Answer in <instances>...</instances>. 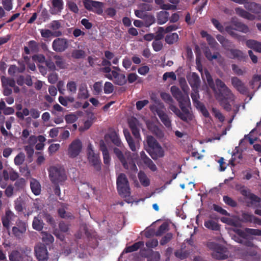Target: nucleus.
<instances>
[{"label":"nucleus","mask_w":261,"mask_h":261,"mask_svg":"<svg viewBox=\"0 0 261 261\" xmlns=\"http://www.w3.org/2000/svg\"><path fill=\"white\" fill-rule=\"evenodd\" d=\"M171 92L173 96L178 102L181 111L174 105V100L169 93L161 92V97L165 103L169 105V108L181 120L186 122L191 121L193 119V116L188 109V107L191 106L188 94L182 93L178 87L175 86L171 87Z\"/></svg>","instance_id":"1"},{"label":"nucleus","mask_w":261,"mask_h":261,"mask_svg":"<svg viewBox=\"0 0 261 261\" xmlns=\"http://www.w3.org/2000/svg\"><path fill=\"white\" fill-rule=\"evenodd\" d=\"M235 18H232L231 24L225 27V31L232 37L237 39L239 41H244L246 40L245 36H241L235 32L238 31L244 33H247L249 32L248 27L239 21L236 20Z\"/></svg>","instance_id":"2"},{"label":"nucleus","mask_w":261,"mask_h":261,"mask_svg":"<svg viewBox=\"0 0 261 261\" xmlns=\"http://www.w3.org/2000/svg\"><path fill=\"white\" fill-rule=\"evenodd\" d=\"M148 148L147 152L154 160L164 156V151L157 140L152 136H148L146 139Z\"/></svg>","instance_id":"3"},{"label":"nucleus","mask_w":261,"mask_h":261,"mask_svg":"<svg viewBox=\"0 0 261 261\" xmlns=\"http://www.w3.org/2000/svg\"><path fill=\"white\" fill-rule=\"evenodd\" d=\"M117 189L119 194L123 197H129L130 195V189L129 182L126 175L120 173L117 178Z\"/></svg>","instance_id":"4"},{"label":"nucleus","mask_w":261,"mask_h":261,"mask_svg":"<svg viewBox=\"0 0 261 261\" xmlns=\"http://www.w3.org/2000/svg\"><path fill=\"white\" fill-rule=\"evenodd\" d=\"M48 172L50 180L53 184L61 183L67 179L65 170L61 166L51 167Z\"/></svg>","instance_id":"5"},{"label":"nucleus","mask_w":261,"mask_h":261,"mask_svg":"<svg viewBox=\"0 0 261 261\" xmlns=\"http://www.w3.org/2000/svg\"><path fill=\"white\" fill-rule=\"evenodd\" d=\"M207 247L213 250L212 256L214 258L221 260L228 257V250L226 247L214 242L208 243Z\"/></svg>","instance_id":"6"},{"label":"nucleus","mask_w":261,"mask_h":261,"mask_svg":"<svg viewBox=\"0 0 261 261\" xmlns=\"http://www.w3.org/2000/svg\"><path fill=\"white\" fill-rule=\"evenodd\" d=\"M88 149L87 155L89 163L96 171H100L101 169V162L99 154L95 153L91 146H89Z\"/></svg>","instance_id":"7"},{"label":"nucleus","mask_w":261,"mask_h":261,"mask_svg":"<svg viewBox=\"0 0 261 261\" xmlns=\"http://www.w3.org/2000/svg\"><path fill=\"white\" fill-rule=\"evenodd\" d=\"M84 6L87 10L92 11L98 15L103 13V3L101 2L88 0L84 2Z\"/></svg>","instance_id":"8"},{"label":"nucleus","mask_w":261,"mask_h":261,"mask_svg":"<svg viewBox=\"0 0 261 261\" xmlns=\"http://www.w3.org/2000/svg\"><path fill=\"white\" fill-rule=\"evenodd\" d=\"M232 86L241 94L247 95L249 94V89L245 84L238 77L233 76L231 78Z\"/></svg>","instance_id":"9"},{"label":"nucleus","mask_w":261,"mask_h":261,"mask_svg":"<svg viewBox=\"0 0 261 261\" xmlns=\"http://www.w3.org/2000/svg\"><path fill=\"white\" fill-rule=\"evenodd\" d=\"M26 230L27 224L18 219L16 221L15 226L12 228V233L17 239H20Z\"/></svg>","instance_id":"10"},{"label":"nucleus","mask_w":261,"mask_h":261,"mask_svg":"<svg viewBox=\"0 0 261 261\" xmlns=\"http://www.w3.org/2000/svg\"><path fill=\"white\" fill-rule=\"evenodd\" d=\"M82 143L79 139L73 140L69 145L68 154L69 157L74 158L77 156L81 151Z\"/></svg>","instance_id":"11"},{"label":"nucleus","mask_w":261,"mask_h":261,"mask_svg":"<svg viewBox=\"0 0 261 261\" xmlns=\"http://www.w3.org/2000/svg\"><path fill=\"white\" fill-rule=\"evenodd\" d=\"M150 110L156 112L162 122L167 128H170L171 127V120L167 113L162 110L154 106L150 107Z\"/></svg>","instance_id":"12"},{"label":"nucleus","mask_w":261,"mask_h":261,"mask_svg":"<svg viewBox=\"0 0 261 261\" xmlns=\"http://www.w3.org/2000/svg\"><path fill=\"white\" fill-rule=\"evenodd\" d=\"M35 253L38 261H47L48 253L44 244H39L35 247Z\"/></svg>","instance_id":"13"},{"label":"nucleus","mask_w":261,"mask_h":261,"mask_svg":"<svg viewBox=\"0 0 261 261\" xmlns=\"http://www.w3.org/2000/svg\"><path fill=\"white\" fill-rule=\"evenodd\" d=\"M235 232L243 240H247L249 238V234L253 236H261V229L245 228L244 230L237 229Z\"/></svg>","instance_id":"14"},{"label":"nucleus","mask_w":261,"mask_h":261,"mask_svg":"<svg viewBox=\"0 0 261 261\" xmlns=\"http://www.w3.org/2000/svg\"><path fill=\"white\" fill-rule=\"evenodd\" d=\"M106 77L110 80H113L114 78V83L119 86H123L127 83L125 75L116 71L112 70V74H107L106 75Z\"/></svg>","instance_id":"15"},{"label":"nucleus","mask_w":261,"mask_h":261,"mask_svg":"<svg viewBox=\"0 0 261 261\" xmlns=\"http://www.w3.org/2000/svg\"><path fill=\"white\" fill-rule=\"evenodd\" d=\"M52 47L56 52H63L68 47V40L66 38H58L53 41Z\"/></svg>","instance_id":"16"},{"label":"nucleus","mask_w":261,"mask_h":261,"mask_svg":"<svg viewBox=\"0 0 261 261\" xmlns=\"http://www.w3.org/2000/svg\"><path fill=\"white\" fill-rule=\"evenodd\" d=\"M16 216L10 210L6 211L4 216L1 218L3 227L9 233L12 221Z\"/></svg>","instance_id":"17"},{"label":"nucleus","mask_w":261,"mask_h":261,"mask_svg":"<svg viewBox=\"0 0 261 261\" xmlns=\"http://www.w3.org/2000/svg\"><path fill=\"white\" fill-rule=\"evenodd\" d=\"M236 190L239 191L240 193L245 198L251 200H255L256 196L250 192V190L244 185L237 184L236 185Z\"/></svg>","instance_id":"18"},{"label":"nucleus","mask_w":261,"mask_h":261,"mask_svg":"<svg viewBox=\"0 0 261 261\" xmlns=\"http://www.w3.org/2000/svg\"><path fill=\"white\" fill-rule=\"evenodd\" d=\"M121 164L124 168L131 173H136L138 171V168L135 161L130 158H127Z\"/></svg>","instance_id":"19"},{"label":"nucleus","mask_w":261,"mask_h":261,"mask_svg":"<svg viewBox=\"0 0 261 261\" xmlns=\"http://www.w3.org/2000/svg\"><path fill=\"white\" fill-rule=\"evenodd\" d=\"M219 93L220 98L228 99L231 101L234 100L235 96L231 90L227 86L222 89H220Z\"/></svg>","instance_id":"20"},{"label":"nucleus","mask_w":261,"mask_h":261,"mask_svg":"<svg viewBox=\"0 0 261 261\" xmlns=\"http://www.w3.org/2000/svg\"><path fill=\"white\" fill-rule=\"evenodd\" d=\"M18 64L20 66L19 67H17L15 65H11L10 66L8 72L10 75L13 76L16 72L22 73L25 69V66L22 61H18Z\"/></svg>","instance_id":"21"},{"label":"nucleus","mask_w":261,"mask_h":261,"mask_svg":"<svg viewBox=\"0 0 261 261\" xmlns=\"http://www.w3.org/2000/svg\"><path fill=\"white\" fill-rule=\"evenodd\" d=\"M243 4L246 9L252 13L257 14L261 11V5L255 2H248L247 1Z\"/></svg>","instance_id":"22"},{"label":"nucleus","mask_w":261,"mask_h":261,"mask_svg":"<svg viewBox=\"0 0 261 261\" xmlns=\"http://www.w3.org/2000/svg\"><path fill=\"white\" fill-rule=\"evenodd\" d=\"M188 80L192 88L198 89L200 80L198 74L195 72H193L188 78Z\"/></svg>","instance_id":"23"},{"label":"nucleus","mask_w":261,"mask_h":261,"mask_svg":"<svg viewBox=\"0 0 261 261\" xmlns=\"http://www.w3.org/2000/svg\"><path fill=\"white\" fill-rule=\"evenodd\" d=\"M235 11L238 15L247 20H253L255 18V15L248 12L241 8H236Z\"/></svg>","instance_id":"24"},{"label":"nucleus","mask_w":261,"mask_h":261,"mask_svg":"<svg viewBox=\"0 0 261 261\" xmlns=\"http://www.w3.org/2000/svg\"><path fill=\"white\" fill-rule=\"evenodd\" d=\"M148 129L151 132L152 134L155 135L159 138H163L164 136V133L156 125L153 123H149L147 124Z\"/></svg>","instance_id":"25"},{"label":"nucleus","mask_w":261,"mask_h":261,"mask_svg":"<svg viewBox=\"0 0 261 261\" xmlns=\"http://www.w3.org/2000/svg\"><path fill=\"white\" fill-rule=\"evenodd\" d=\"M169 13L166 11H161L158 13L156 15V21L159 24H163L169 20Z\"/></svg>","instance_id":"26"},{"label":"nucleus","mask_w":261,"mask_h":261,"mask_svg":"<svg viewBox=\"0 0 261 261\" xmlns=\"http://www.w3.org/2000/svg\"><path fill=\"white\" fill-rule=\"evenodd\" d=\"M107 136L111 140L112 142L116 146L122 148L123 144L118 134L114 130L110 132Z\"/></svg>","instance_id":"27"},{"label":"nucleus","mask_w":261,"mask_h":261,"mask_svg":"<svg viewBox=\"0 0 261 261\" xmlns=\"http://www.w3.org/2000/svg\"><path fill=\"white\" fill-rule=\"evenodd\" d=\"M123 133L130 149L133 151H136L137 150L136 146L134 140L132 137L129 132L127 130L124 129L123 130Z\"/></svg>","instance_id":"28"},{"label":"nucleus","mask_w":261,"mask_h":261,"mask_svg":"<svg viewBox=\"0 0 261 261\" xmlns=\"http://www.w3.org/2000/svg\"><path fill=\"white\" fill-rule=\"evenodd\" d=\"M30 187L32 192L35 195H38L41 192V186L38 180L32 178L30 182Z\"/></svg>","instance_id":"29"},{"label":"nucleus","mask_w":261,"mask_h":261,"mask_svg":"<svg viewBox=\"0 0 261 261\" xmlns=\"http://www.w3.org/2000/svg\"><path fill=\"white\" fill-rule=\"evenodd\" d=\"M144 246V242L142 241H139L138 242L135 243L131 246H129L126 247L123 253H129L138 250L140 248Z\"/></svg>","instance_id":"30"},{"label":"nucleus","mask_w":261,"mask_h":261,"mask_svg":"<svg viewBox=\"0 0 261 261\" xmlns=\"http://www.w3.org/2000/svg\"><path fill=\"white\" fill-rule=\"evenodd\" d=\"M2 87H13L15 85V81L14 79L5 76L1 77Z\"/></svg>","instance_id":"31"},{"label":"nucleus","mask_w":261,"mask_h":261,"mask_svg":"<svg viewBox=\"0 0 261 261\" xmlns=\"http://www.w3.org/2000/svg\"><path fill=\"white\" fill-rule=\"evenodd\" d=\"M178 40L179 36L176 33L169 34L167 35L165 38V42L169 45L176 43Z\"/></svg>","instance_id":"32"},{"label":"nucleus","mask_w":261,"mask_h":261,"mask_svg":"<svg viewBox=\"0 0 261 261\" xmlns=\"http://www.w3.org/2000/svg\"><path fill=\"white\" fill-rule=\"evenodd\" d=\"M44 223L40 217H35L33 221V228L38 231H41L43 228Z\"/></svg>","instance_id":"33"},{"label":"nucleus","mask_w":261,"mask_h":261,"mask_svg":"<svg viewBox=\"0 0 261 261\" xmlns=\"http://www.w3.org/2000/svg\"><path fill=\"white\" fill-rule=\"evenodd\" d=\"M89 96L88 91L85 85H81L79 89L77 98L82 99H86Z\"/></svg>","instance_id":"34"},{"label":"nucleus","mask_w":261,"mask_h":261,"mask_svg":"<svg viewBox=\"0 0 261 261\" xmlns=\"http://www.w3.org/2000/svg\"><path fill=\"white\" fill-rule=\"evenodd\" d=\"M231 59H238V60H242L245 58L244 54L240 50L238 49H230L229 50Z\"/></svg>","instance_id":"35"},{"label":"nucleus","mask_w":261,"mask_h":261,"mask_svg":"<svg viewBox=\"0 0 261 261\" xmlns=\"http://www.w3.org/2000/svg\"><path fill=\"white\" fill-rule=\"evenodd\" d=\"M204 54L205 57L210 61H213L214 59H218V60L221 59V56L218 52H216L214 55H212L211 51L208 47L205 49Z\"/></svg>","instance_id":"36"},{"label":"nucleus","mask_w":261,"mask_h":261,"mask_svg":"<svg viewBox=\"0 0 261 261\" xmlns=\"http://www.w3.org/2000/svg\"><path fill=\"white\" fill-rule=\"evenodd\" d=\"M204 225L207 229L212 230L218 231L220 229V225L216 222L211 220L205 221Z\"/></svg>","instance_id":"37"},{"label":"nucleus","mask_w":261,"mask_h":261,"mask_svg":"<svg viewBox=\"0 0 261 261\" xmlns=\"http://www.w3.org/2000/svg\"><path fill=\"white\" fill-rule=\"evenodd\" d=\"M138 176L139 180L143 186L147 187L149 185L150 180L143 171H140L138 173Z\"/></svg>","instance_id":"38"},{"label":"nucleus","mask_w":261,"mask_h":261,"mask_svg":"<svg viewBox=\"0 0 261 261\" xmlns=\"http://www.w3.org/2000/svg\"><path fill=\"white\" fill-rule=\"evenodd\" d=\"M10 261H23L22 254L17 250H13L9 256Z\"/></svg>","instance_id":"39"},{"label":"nucleus","mask_w":261,"mask_h":261,"mask_svg":"<svg viewBox=\"0 0 261 261\" xmlns=\"http://www.w3.org/2000/svg\"><path fill=\"white\" fill-rule=\"evenodd\" d=\"M156 5L160 6V8L163 10H171L176 8V6L169 4H164V0H154Z\"/></svg>","instance_id":"40"},{"label":"nucleus","mask_w":261,"mask_h":261,"mask_svg":"<svg viewBox=\"0 0 261 261\" xmlns=\"http://www.w3.org/2000/svg\"><path fill=\"white\" fill-rule=\"evenodd\" d=\"M24 205V202L20 197L17 198L14 201V208L18 213L22 212Z\"/></svg>","instance_id":"41"},{"label":"nucleus","mask_w":261,"mask_h":261,"mask_svg":"<svg viewBox=\"0 0 261 261\" xmlns=\"http://www.w3.org/2000/svg\"><path fill=\"white\" fill-rule=\"evenodd\" d=\"M54 58L56 60L55 65L60 69H64L66 67V63L61 56L55 55Z\"/></svg>","instance_id":"42"},{"label":"nucleus","mask_w":261,"mask_h":261,"mask_svg":"<svg viewBox=\"0 0 261 261\" xmlns=\"http://www.w3.org/2000/svg\"><path fill=\"white\" fill-rule=\"evenodd\" d=\"M59 216L64 219H74V216L70 213H67L64 208H60L58 210Z\"/></svg>","instance_id":"43"},{"label":"nucleus","mask_w":261,"mask_h":261,"mask_svg":"<svg viewBox=\"0 0 261 261\" xmlns=\"http://www.w3.org/2000/svg\"><path fill=\"white\" fill-rule=\"evenodd\" d=\"M254 215L248 213L244 212L241 215V221L243 223H252Z\"/></svg>","instance_id":"44"},{"label":"nucleus","mask_w":261,"mask_h":261,"mask_svg":"<svg viewBox=\"0 0 261 261\" xmlns=\"http://www.w3.org/2000/svg\"><path fill=\"white\" fill-rule=\"evenodd\" d=\"M52 5L53 8L56 10V12H61L63 9V0H53Z\"/></svg>","instance_id":"45"},{"label":"nucleus","mask_w":261,"mask_h":261,"mask_svg":"<svg viewBox=\"0 0 261 261\" xmlns=\"http://www.w3.org/2000/svg\"><path fill=\"white\" fill-rule=\"evenodd\" d=\"M189 254L190 252L188 251H183L182 250H178L174 252L175 256L180 260L187 258L189 256Z\"/></svg>","instance_id":"46"},{"label":"nucleus","mask_w":261,"mask_h":261,"mask_svg":"<svg viewBox=\"0 0 261 261\" xmlns=\"http://www.w3.org/2000/svg\"><path fill=\"white\" fill-rule=\"evenodd\" d=\"M25 154L23 152H19L14 158V162L16 165H22L25 160Z\"/></svg>","instance_id":"47"},{"label":"nucleus","mask_w":261,"mask_h":261,"mask_svg":"<svg viewBox=\"0 0 261 261\" xmlns=\"http://www.w3.org/2000/svg\"><path fill=\"white\" fill-rule=\"evenodd\" d=\"M160 259V254L158 251L151 252L147 255V261H159Z\"/></svg>","instance_id":"48"},{"label":"nucleus","mask_w":261,"mask_h":261,"mask_svg":"<svg viewBox=\"0 0 261 261\" xmlns=\"http://www.w3.org/2000/svg\"><path fill=\"white\" fill-rule=\"evenodd\" d=\"M223 200L226 204L231 207H235L237 206V202L228 196H224Z\"/></svg>","instance_id":"49"},{"label":"nucleus","mask_w":261,"mask_h":261,"mask_svg":"<svg viewBox=\"0 0 261 261\" xmlns=\"http://www.w3.org/2000/svg\"><path fill=\"white\" fill-rule=\"evenodd\" d=\"M25 185V180L23 178H20L16 180L14 186L17 190H20L23 189Z\"/></svg>","instance_id":"50"},{"label":"nucleus","mask_w":261,"mask_h":261,"mask_svg":"<svg viewBox=\"0 0 261 261\" xmlns=\"http://www.w3.org/2000/svg\"><path fill=\"white\" fill-rule=\"evenodd\" d=\"M220 105L227 112L231 110V106L228 102V99L220 98Z\"/></svg>","instance_id":"51"},{"label":"nucleus","mask_w":261,"mask_h":261,"mask_svg":"<svg viewBox=\"0 0 261 261\" xmlns=\"http://www.w3.org/2000/svg\"><path fill=\"white\" fill-rule=\"evenodd\" d=\"M168 225L166 223H163L161 224L155 233L156 236H161L166 230L168 229Z\"/></svg>","instance_id":"52"},{"label":"nucleus","mask_w":261,"mask_h":261,"mask_svg":"<svg viewBox=\"0 0 261 261\" xmlns=\"http://www.w3.org/2000/svg\"><path fill=\"white\" fill-rule=\"evenodd\" d=\"M113 151L116 156L119 160L120 162L122 163L126 160L124 156V154L122 151L116 147L114 148Z\"/></svg>","instance_id":"53"},{"label":"nucleus","mask_w":261,"mask_h":261,"mask_svg":"<svg viewBox=\"0 0 261 261\" xmlns=\"http://www.w3.org/2000/svg\"><path fill=\"white\" fill-rule=\"evenodd\" d=\"M104 92L106 94L112 93L114 91L113 85L109 82H106L103 88Z\"/></svg>","instance_id":"54"},{"label":"nucleus","mask_w":261,"mask_h":261,"mask_svg":"<svg viewBox=\"0 0 261 261\" xmlns=\"http://www.w3.org/2000/svg\"><path fill=\"white\" fill-rule=\"evenodd\" d=\"M151 171L154 172L157 171L158 168L155 165V164L153 162V161L150 159H148L147 161H145L143 163Z\"/></svg>","instance_id":"55"},{"label":"nucleus","mask_w":261,"mask_h":261,"mask_svg":"<svg viewBox=\"0 0 261 261\" xmlns=\"http://www.w3.org/2000/svg\"><path fill=\"white\" fill-rule=\"evenodd\" d=\"M30 113V111L28 108H24L22 112H17L16 113V116L20 120H23L24 116H28Z\"/></svg>","instance_id":"56"},{"label":"nucleus","mask_w":261,"mask_h":261,"mask_svg":"<svg viewBox=\"0 0 261 261\" xmlns=\"http://www.w3.org/2000/svg\"><path fill=\"white\" fill-rule=\"evenodd\" d=\"M173 238V234L171 232L167 233L160 240V244L164 245L168 243Z\"/></svg>","instance_id":"57"},{"label":"nucleus","mask_w":261,"mask_h":261,"mask_svg":"<svg viewBox=\"0 0 261 261\" xmlns=\"http://www.w3.org/2000/svg\"><path fill=\"white\" fill-rule=\"evenodd\" d=\"M258 42V41L256 40L249 39L246 40V45L248 48L252 49L255 51Z\"/></svg>","instance_id":"58"},{"label":"nucleus","mask_w":261,"mask_h":261,"mask_svg":"<svg viewBox=\"0 0 261 261\" xmlns=\"http://www.w3.org/2000/svg\"><path fill=\"white\" fill-rule=\"evenodd\" d=\"M212 23L215 27L221 33L224 32V27L221 23L216 19L212 18L211 19Z\"/></svg>","instance_id":"59"},{"label":"nucleus","mask_w":261,"mask_h":261,"mask_svg":"<svg viewBox=\"0 0 261 261\" xmlns=\"http://www.w3.org/2000/svg\"><path fill=\"white\" fill-rule=\"evenodd\" d=\"M102 83L97 82L94 84L93 89L95 94H99L102 92Z\"/></svg>","instance_id":"60"},{"label":"nucleus","mask_w":261,"mask_h":261,"mask_svg":"<svg viewBox=\"0 0 261 261\" xmlns=\"http://www.w3.org/2000/svg\"><path fill=\"white\" fill-rule=\"evenodd\" d=\"M84 56L85 51L83 50H75L72 53V57L76 59L83 58Z\"/></svg>","instance_id":"61"},{"label":"nucleus","mask_w":261,"mask_h":261,"mask_svg":"<svg viewBox=\"0 0 261 261\" xmlns=\"http://www.w3.org/2000/svg\"><path fill=\"white\" fill-rule=\"evenodd\" d=\"M65 119L67 123H73L77 120V117L75 115L70 114L66 115Z\"/></svg>","instance_id":"62"},{"label":"nucleus","mask_w":261,"mask_h":261,"mask_svg":"<svg viewBox=\"0 0 261 261\" xmlns=\"http://www.w3.org/2000/svg\"><path fill=\"white\" fill-rule=\"evenodd\" d=\"M152 47L154 51H159L163 48V44L160 41L154 40L152 43Z\"/></svg>","instance_id":"63"},{"label":"nucleus","mask_w":261,"mask_h":261,"mask_svg":"<svg viewBox=\"0 0 261 261\" xmlns=\"http://www.w3.org/2000/svg\"><path fill=\"white\" fill-rule=\"evenodd\" d=\"M42 240L46 243H52L54 241V238L51 234L44 232L42 237Z\"/></svg>","instance_id":"64"}]
</instances>
